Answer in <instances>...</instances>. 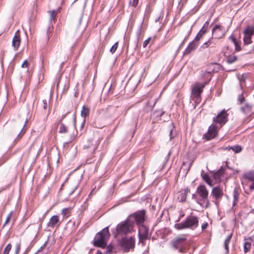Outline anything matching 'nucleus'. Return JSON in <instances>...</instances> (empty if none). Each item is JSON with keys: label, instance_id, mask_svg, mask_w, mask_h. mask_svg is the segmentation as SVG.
Here are the masks:
<instances>
[{"label": "nucleus", "instance_id": "f03ea898", "mask_svg": "<svg viewBox=\"0 0 254 254\" xmlns=\"http://www.w3.org/2000/svg\"><path fill=\"white\" fill-rule=\"evenodd\" d=\"M198 218L196 216L190 215L188 217L185 221L175 225V228L177 230L185 229H194L198 225Z\"/></svg>", "mask_w": 254, "mask_h": 254}, {"label": "nucleus", "instance_id": "8fccbe9b", "mask_svg": "<svg viewBox=\"0 0 254 254\" xmlns=\"http://www.w3.org/2000/svg\"><path fill=\"white\" fill-rule=\"evenodd\" d=\"M201 38V37H200V36L199 35L197 34L195 38V40L196 41H198Z\"/></svg>", "mask_w": 254, "mask_h": 254}, {"label": "nucleus", "instance_id": "6e6d98bb", "mask_svg": "<svg viewBox=\"0 0 254 254\" xmlns=\"http://www.w3.org/2000/svg\"><path fill=\"white\" fill-rule=\"evenodd\" d=\"M96 148H97L96 147H93V151H95V150L96 149Z\"/></svg>", "mask_w": 254, "mask_h": 254}, {"label": "nucleus", "instance_id": "f257e3e1", "mask_svg": "<svg viewBox=\"0 0 254 254\" xmlns=\"http://www.w3.org/2000/svg\"><path fill=\"white\" fill-rule=\"evenodd\" d=\"M110 236L109 227H106L96 235L93 241L94 245L99 247H105Z\"/></svg>", "mask_w": 254, "mask_h": 254}, {"label": "nucleus", "instance_id": "1a4fd4ad", "mask_svg": "<svg viewBox=\"0 0 254 254\" xmlns=\"http://www.w3.org/2000/svg\"><path fill=\"white\" fill-rule=\"evenodd\" d=\"M244 43L245 45H248L252 43V37L254 35V25H248L244 31Z\"/></svg>", "mask_w": 254, "mask_h": 254}, {"label": "nucleus", "instance_id": "a19ab883", "mask_svg": "<svg viewBox=\"0 0 254 254\" xmlns=\"http://www.w3.org/2000/svg\"><path fill=\"white\" fill-rule=\"evenodd\" d=\"M21 245L20 243H18L16 244L15 246V254H17L20 250Z\"/></svg>", "mask_w": 254, "mask_h": 254}, {"label": "nucleus", "instance_id": "3c124183", "mask_svg": "<svg viewBox=\"0 0 254 254\" xmlns=\"http://www.w3.org/2000/svg\"><path fill=\"white\" fill-rule=\"evenodd\" d=\"M50 26H49V27L47 30V34H49V33H50Z\"/></svg>", "mask_w": 254, "mask_h": 254}, {"label": "nucleus", "instance_id": "5701e85b", "mask_svg": "<svg viewBox=\"0 0 254 254\" xmlns=\"http://www.w3.org/2000/svg\"><path fill=\"white\" fill-rule=\"evenodd\" d=\"M58 10H53L48 11L50 15L49 21L51 23L53 22L55 23Z\"/></svg>", "mask_w": 254, "mask_h": 254}, {"label": "nucleus", "instance_id": "c756f323", "mask_svg": "<svg viewBox=\"0 0 254 254\" xmlns=\"http://www.w3.org/2000/svg\"><path fill=\"white\" fill-rule=\"evenodd\" d=\"M27 122V120H26L25 122V124L21 125V131H20V133L18 134L17 138L15 139V140H16V141L19 140L22 137V135L25 133V131L23 130V128H24Z\"/></svg>", "mask_w": 254, "mask_h": 254}, {"label": "nucleus", "instance_id": "603ef678", "mask_svg": "<svg viewBox=\"0 0 254 254\" xmlns=\"http://www.w3.org/2000/svg\"><path fill=\"white\" fill-rule=\"evenodd\" d=\"M65 116H66V114H65V115H63L62 116V119H61V121H62V120H63V119L65 117Z\"/></svg>", "mask_w": 254, "mask_h": 254}, {"label": "nucleus", "instance_id": "2f4dec72", "mask_svg": "<svg viewBox=\"0 0 254 254\" xmlns=\"http://www.w3.org/2000/svg\"><path fill=\"white\" fill-rule=\"evenodd\" d=\"M231 236V235L228 236L224 242V247L227 251H228V245L230 243Z\"/></svg>", "mask_w": 254, "mask_h": 254}, {"label": "nucleus", "instance_id": "ddd939ff", "mask_svg": "<svg viewBox=\"0 0 254 254\" xmlns=\"http://www.w3.org/2000/svg\"><path fill=\"white\" fill-rule=\"evenodd\" d=\"M211 194L214 198V202L218 205L219 201L223 195V189L219 186L213 188L211 190Z\"/></svg>", "mask_w": 254, "mask_h": 254}, {"label": "nucleus", "instance_id": "9d476101", "mask_svg": "<svg viewBox=\"0 0 254 254\" xmlns=\"http://www.w3.org/2000/svg\"><path fill=\"white\" fill-rule=\"evenodd\" d=\"M139 242L144 245V241L149 238V229L145 225L141 224L138 226Z\"/></svg>", "mask_w": 254, "mask_h": 254}, {"label": "nucleus", "instance_id": "bf43d9fd", "mask_svg": "<svg viewBox=\"0 0 254 254\" xmlns=\"http://www.w3.org/2000/svg\"><path fill=\"white\" fill-rule=\"evenodd\" d=\"M253 51H254V46H253Z\"/></svg>", "mask_w": 254, "mask_h": 254}, {"label": "nucleus", "instance_id": "a878e982", "mask_svg": "<svg viewBox=\"0 0 254 254\" xmlns=\"http://www.w3.org/2000/svg\"><path fill=\"white\" fill-rule=\"evenodd\" d=\"M202 179L205 181V182L210 186H212V181L211 180L209 176L206 174H201Z\"/></svg>", "mask_w": 254, "mask_h": 254}, {"label": "nucleus", "instance_id": "4c0bfd02", "mask_svg": "<svg viewBox=\"0 0 254 254\" xmlns=\"http://www.w3.org/2000/svg\"><path fill=\"white\" fill-rule=\"evenodd\" d=\"M11 249V245L10 244H8L4 248L2 254H8L9 251Z\"/></svg>", "mask_w": 254, "mask_h": 254}, {"label": "nucleus", "instance_id": "4468645a", "mask_svg": "<svg viewBox=\"0 0 254 254\" xmlns=\"http://www.w3.org/2000/svg\"><path fill=\"white\" fill-rule=\"evenodd\" d=\"M212 34L216 39H220L225 34V30L224 27L215 25L212 29Z\"/></svg>", "mask_w": 254, "mask_h": 254}, {"label": "nucleus", "instance_id": "052dcab7", "mask_svg": "<svg viewBox=\"0 0 254 254\" xmlns=\"http://www.w3.org/2000/svg\"><path fill=\"white\" fill-rule=\"evenodd\" d=\"M184 214H182V215H181V217L184 216Z\"/></svg>", "mask_w": 254, "mask_h": 254}, {"label": "nucleus", "instance_id": "aec40b11", "mask_svg": "<svg viewBox=\"0 0 254 254\" xmlns=\"http://www.w3.org/2000/svg\"><path fill=\"white\" fill-rule=\"evenodd\" d=\"M197 46V44L194 42H191L186 49L184 52V55H188L191 52V51L194 50Z\"/></svg>", "mask_w": 254, "mask_h": 254}, {"label": "nucleus", "instance_id": "72a5a7b5", "mask_svg": "<svg viewBox=\"0 0 254 254\" xmlns=\"http://www.w3.org/2000/svg\"><path fill=\"white\" fill-rule=\"evenodd\" d=\"M251 243L249 242H245L244 246L245 253H247L251 249Z\"/></svg>", "mask_w": 254, "mask_h": 254}, {"label": "nucleus", "instance_id": "7c9ffc66", "mask_svg": "<svg viewBox=\"0 0 254 254\" xmlns=\"http://www.w3.org/2000/svg\"><path fill=\"white\" fill-rule=\"evenodd\" d=\"M209 25V21H207L204 24L203 27L199 31V33L202 34L203 35L206 32Z\"/></svg>", "mask_w": 254, "mask_h": 254}, {"label": "nucleus", "instance_id": "58836bf2", "mask_svg": "<svg viewBox=\"0 0 254 254\" xmlns=\"http://www.w3.org/2000/svg\"><path fill=\"white\" fill-rule=\"evenodd\" d=\"M211 44V42L210 41V40H209L208 41H207V42H206L205 43H204L202 46V48H206L207 47H208Z\"/></svg>", "mask_w": 254, "mask_h": 254}, {"label": "nucleus", "instance_id": "5fc2aeb1", "mask_svg": "<svg viewBox=\"0 0 254 254\" xmlns=\"http://www.w3.org/2000/svg\"><path fill=\"white\" fill-rule=\"evenodd\" d=\"M197 34H198V35H199L200 36V37H202V36H203V35H202V34H200V33H199V32L197 33Z\"/></svg>", "mask_w": 254, "mask_h": 254}, {"label": "nucleus", "instance_id": "13d9d810", "mask_svg": "<svg viewBox=\"0 0 254 254\" xmlns=\"http://www.w3.org/2000/svg\"><path fill=\"white\" fill-rule=\"evenodd\" d=\"M252 212L254 213V208L253 209Z\"/></svg>", "mask_w": 254, "mask_h": 254}, {"label": "nucleus", "instance_id": "393cba45", "mask_svg": "<svg viewBox=\"0 0 254 254\" xmlns=\"http://www.w3.org/2000/svg\"><path fill=\"white\" fill-rule=\"evenodd\" d=\"M89 114V109L84 106L82 108V110L81 111V116L82 117L85 118L88 116Z\"/></svg>", "mask_w": 254, "mask_h": 254}, {"label": "nucleus", "instance_id": "f8f14e48", "mask_svg": "<svg viewBox=\"0 0 254 254\" xmlns=\"http://www.w3.org/2000/svg\"><path fill=\"white\" fill-rule=\"evenodd\" d=\"M227 116V111L223 110L215 118H213V122L219 124L222 127L227 123L228 120Z\"/></svg>", "mask_w": 254, "mask_h": 254}, {"label": "nucleus", "instance_id": "49530a36", "mask_svg": "<svg viewBox=\"0 0 254 254\" xmlns=\"http://www.w3.org/2000/svg\"><path fill=\"white\" fill-rule=\"evenodd\" d=\"M138 0H133L132 2L131 3V5L133 6H136V5L138 4Z\"/></svg>", "mask_w": 254, "mask_h": 254}, {"label": "nucleus", "instance_id": "680f3d73", "mask_svg": "<svg viewBox=\"0 0 254 254\" xmlns=\"http://www.w3.org/2000/svg\"><path fill=\"white\" fill-rule=\"evenodd\" d=\"M200 205H202V204L201 203L198 202Z\"/></svg>", "mask_w": 254, "mask_h": 254}, {"label": "nucleus", "instance_id": "a18cd8bd", "mask_svg": "<svg viewBox=\"0 0 254 254\" xmlns=\"http://www.w3.org/2000/svg\"><path fill=\"white\" fill-rule=\"evenodd\" d=\"M207 226H208L207 223H204L202 224V225H201L202 230H205V229L207 228Z\"/></svg>", "mask_w": 254, "mask_h": 254}, {"label": "nucleus", "instance_id": "c9c22d12", "mask_svg": "<svg viewBox=\"0 0 254 254\" xmlns=\"http://www.w3.org/2000/svg\"><path fill=\"white\" fill-rule=\"evenodd\" d=\"M67 131V128L63 124H61L59 132L60 133H66Z\"/></svg>", "mask_w": 254, "mask_h": 254}, {"label": "nucleus", "instance_id": "c03bdc74", "mask_svg": "<svg viewBox=\"0 0 254 254\" xmlns=\"http://www.w3.org/2000/svg\"><path fill=\"white\" fill-rule=\"evenodd\" d=\"M245 98L243 97V95L242 94L240 95L238 98V101L240 102L241 104L243 103L244 101Z\"/></svg>", "mask_w": 254, "mask_h": 254}, {"label": "nucleus", "instance_id": "7ed1b4c3", "mask_svg": "<svg viewBox=\"0 0 254 254\" xmlns=\"http://www.w3.org/2000/svg\"><path fill=\"white\" fill-rule=\"evenodd\" d=\"M133 220L127 218L120 223L116 227V231L119 235H127L133 230Z\"/></svg>", "mask_w": 254, "mask_h": 254}, {"label": "nucleus", "instance_id": "4be33fe9", "mask_svg": "<svg viewBox=\"0 0 254 254\" xmlns=\"http://www.w3.org/2000/svg\"><path fill=\"white\" fill-rule=\"evenodd\" d=\"M252 109V105L249 103H246L244 106L241 107V110L243 113L247 115L251 112Z\"/></svg>", "mask_w": 254, "mask_h": 254}, {"label": "nucleus", "instance_id": "cd10ccee", "mask_svg": "<svg viewBox=\"0 0 254 254\" xmlns=\"http://www.w3.org/2000/svg\"><path fill=\"white\" fill-rule=\"evenodd\" d=\"M70 208H64L62 210V214L64 218H67L70 215Z\"/></svg>", "mask_w": 254, "mask_h": 254}, {"label": "nucleus", "instance_id": "bb28decb", "mask_svg": "<svg viewBox=\"0 0 254 254\" xmlns=\"http://www.w3.org/2000/svg\"><path fill=\"white\" fill-rule=\"evenodd\" d=\"M39 107L40 109H43L44 111H46L48 107V100H43L42 101L39 103Z\"/></svg>", "mask_w": 254, "mask_h": 254}, {"label": "nucleus", "instance_id": "423d86ee", "mask_svg": "<svg viewBox=\"0 0 254 254\" xmlns=\"http://www.w3.org/2000/svg\"><path fill=\"white\" fill-rule=\"evenodd\" d=\"M221 69V66L219 64L211 63L208 64L206 70L202 71L201 76L204 78H208L209 82L211 79L212 74L218 72Z\"/></svg>", "mask_w": 254, "mask_h": 254}, {"label": "nucleus", "instance_id": "de8ad7c7", "mask_svg": "<svg viewBox=\"0 0 254 254\" xmlns=\"http://www.w3.org/2000/svg\"><path fill=\"white\" fill-rule=\"evenodd\" d=\"M173 129H171L170 130V139H172V138H173L174 137V135L173 134Z\"/></svg>", "mask_w": 254, "mask_h": 254}, {"label": "nucleus", "instance_id": "f3484780", "mask_svg": "<svg viewBox=\"0 0 254 254\" xmlns=\"http://www.w3.org/2000/svg\"><path fill=\"white\" fill-rule=\"evenodd\" d=\"M190 192V190L187 188L184 190H181L177 193V200L179 202H184L186 200L187 195Z\"/></svg>", "mask_w": 254, "mask_h": 254}, {"label": "nucleus", "instance_id": "9b49d317", "mask_svg": "<svg viewBox=\"0 0 254 254\" xmlns=\"http://www.w3.org/2000/svg\"><path fill=\"white\" fill-rule=\"evenodd\" d=\"M145 212L144 210L140 211L137 213H135L130 215L128 218L133 220V223H136L138 226L143 224L144 221Z\"/></svg>", "mask_w": 254, "mask_h": 254}, {"label": "nucleus", "instance_id": "864d4df0", "mask_svg": "<svg viewBox=\"0 0 254 254\" xmlns=\"http://www.w3.org/2000/svg\"><path fill=\"white\" fill-rule=\"evenodd\" d=\"M196 196V195L195 194H193L192 195V198H194Z\"/></svg>", "mask_w": 254, "mask_h": 254}, {"label": "nucleus", "instance_id": "20e7f679", "mask_svg": "<svg viewBox=\"0 0 254 254\" xmlns=\"http://www.w3.org/2000/svg\"><path fill=\"white\" fill-rule=\"evenodd\" d=\"M186 241L187 235H181L175 238L172 241L171 244L175 249L178 250L180 253H184L188 247V244Z\"/></svg>", "mask_w": 254, "mask_h": 254}, {"label": "nucleus", "instance_id": "a211bd4d", "mask_svg": "<svg viewBox=\"0 0 254 254\" xmlns=\"http://www.w3.org/2000/svg\"><path fill=\"white\" fill-rule=\"evenodd\" d=\"M59 217L56 215H54L50 219L49 221L47 223V226L52 228L56 227H59L60 225L59 224Z\"/></svg>", "mask_w": 254, "mask_h": 254}, {"label": "nucleus", "instance_id": "2eb2a0df", "mask_svg": "<svg viewBox=\"0 0 254 254\" xmlns=\"http://www.w3.org/2000/svg\"><path fill=\"white\" fill-rule=\"evenodd\" d=\"M218 128L213 124H212L208 128L207 133L204 135V137L207 140H210L214 138L217 134Z\"/></svg>", "mask_w": 254, "mask_h": 254}, {"label": "nucleus", "instance_id": "473e14b6", "mask_svg": "<svg viewBox=\"0 0 254 254\" xmlns=\"http://www.w3.org/2000/svg\"><path fill=\"white\" fill-rule=\"evenodd\" d=\"M234 152L235 153H239L242 151V147L240 145H235L230 147Z\"/></svg>", "mask_w": 254, "mask_h": 254}, {"label": "nucleus", "instance_id": "4d7b16f0", "mask_svg": "<svg viewBox=\"0 0 254 254\" xmlns=\"http://www.w3.org/2000/svg\"><path fill=\"white\" fill-rule=\"evenodd\" d=\"M170 127H173V124H171L170 125Z\"/></svg>", "mask_w": 254, "mask_h": 254}, {"label": "nucleus", "instance_id": "39448f33", "mask_svg": "<svg viewBox=\"0 0 254 254\" xmlns=\"http://www.w3.org/2000/svg\"><path fill=\"white\" fill-rule=\"evenodd\" d=\"M135 239L133 237L123 238L120 242V245L125 253L133 250L135 247Z\"/></svg>", "mask_w": 254, "mask_h": 254}, {"label": "nucleus", "instance_id": "0eeeda50", "mask_svg": "<svg viewBox=\"0 0 254 254\" xmlns=\"http://www.w3.org/2000/svg\"><path fill=\"white\" fill-rule=\"evenodd\" d=\"M196 193L200 197L201 201L205 203V207L207 208L210 205V201L208 199V191L204 185L199 186L196 189Z\"/></svg>", "mask_w": 254, "mask_h": 254}, {"label": "nucleus", "instance_id": "ea45409f", "mask_svg": "<svg viewBox=\"0 0 254 254\" xmlns=\"http://www.w3.org/2000/svg\"><path fill=\"white\" fill-rule=\"evenodd\" d=\"M29 66V62L28 60H25L21 65V67L26 68Z\"/></svg>", "mask_w": 254, "mask_h": 254}, {"label": "nucleus", "instance_id": "b1692460", "mask_svg": "<svg viewBox=\"0 0 254 254\" xmlns=\"http://www.w3.org/2000/svg\"><path fill=\"white\" fill-rule=\"evenodd\" d=\"M229 39L231 40L232 42L235 45V50L237 51H239L241 50V46L239 45V43L237 42L236 38H235L233 36H231L229 37Z\"/></svg>", "mask_w": 254, "mask_h": 254}, {"label": "nucleus", "instance_id": "09e8293b", "mask_svg": "<svg viewBox=\"0 0 254 254\" xmlns=\"http://www.w3.org/2000/svg\"><path fill=\"white\" fill-rule=\"evenodd\" d=\"M77 188V186H74L71 190V191L70 192L69 194H71L74 191V190L76 189Z\"/></svg>", "mask_w": 254, "mask_h": 254}, {"label": "nucleus", "instance_id": "e433bc0d", "mask_svg": "<svg viewBox=\"0 0 254 254\" xmlns=\"http://www.w3.org/2000/svg\"><path fill=\"white\" fill-rule=\"evenodd\" d=\"M118 47V42H117L110 48V52L112 54H114L117 50Z\"/></svg>", "mask_w": 254, "mask_h": 254}, {"label": "nucleus", "instance_id": "c85d7f7f", "mask_svg": "<svg viewBox=\"0 0 254 254\" xmlns=\"http://www.w3.org/2000/svg\"><path fill=\"white\" fill-rule=\"evenodd\" d=\"M237 60V57L236 56H230L226 58V62L231 64L235 62Z\"/></svg>", "mask_w": 254, "mask_h": 254}, {"label": "nucleus", "instance_id": "dca6fc26", "mask_svg": "<svg viewBox=\"0 0 254 254\" xmlns=\"http://www.w3.org/2000/svg\"><path fill=\"white\" fill-rule=\"evenodd\" d=\"M243 177L244 179L252 182L249 187L250 190L252 191L254 190V171L253 170L244 173Z\"/></svg>", "mask_w": 254, "mask_h": 254}, {"label": "nucleus", "instance_id": "37998d69", "mask_svg": "<svg viewBox=\"0 0 254 254\" xmlns=\"http://www.w3.org/2000/svg\"><path fill=\"white\" fill-rule=\"evenodd\" d=\"M151 40V38L149 37L147 39H146V40H145L144 42H143V48H145L146 47V46L148 45V44L149 43L150 41Z\"/></svg>", "mask_w": 254, "mask_h": 254}, {"label": "nucleus", "instance_id": "79ce46f5", "mask_svg": "<svg viewBox=\"0 0 254 254\" xmlns=\"http://www.w3.org/2000/svg\"><path fill=\"white\" fill-rule=\"evenodd\" d=\"M11 216H12V214H11V213H10L7 215V217H6V220H5V223H4V225H3V227H4V226L6 224H7V223L9 222V221H10V219H11Z\"/></svg>", "mask_w": 254, "mask_h": 254}, {"label": "nucleus", "instance_id": "e2e57ef3", "mask_svg": "<svg viewBox=\"0 0 254 254\" xmlns=\"http://www.w3.org/2000/svg\"><path fill=\"white\" fill-rule=\"evenodd\" d=\"M99 253H100L99 254H101V253L100 252Z\"/></svg>", "mask_w": 254, "mask_h": 254}, {"label": "nucleus", "instance_id": "6e6552de", "mask_svg": "<svg viewBox=\"0 0 254 254\" xmlns=\"http://www.w3.org/2000/svg\"><path fill=\"white\" fill-rule=\"evenodd\" d=\"M208 83L206 82L204 84L196 83L192 87L191 97L195 99V102H199L200 101L201 93L203 91V88Z\"/></svg>", "mask_w": 254, "mask_h": 254}, {"label": "nucleus", "instance_id": "6ab92c4d", "mask_svg": "<svg viewBox=\"0 0 254 254\" xmlns=\"http://www.w3.org/2000/svg\"><path fill=\"white\" fill-rule=\"evenodd\" d=\"M20 42L21 38L20 36L19 31L17 30L15 32V35L12 39V45L15 49H17L19 47Z\"/></svg>", "mask_w": 254, "mask_h": 254}, {"label": "nucleus", "instance_id": "f704fd0d", "mask_svg": "<svg viewBox=\"0 0 254 254\" xmlns=\"http://www.w3.org/2000/svg\"><path fill=\"white\" fill-rule=\"evenodd\" d=\"M233 196H234V202L233 205H235L238 201L239 199V194L236 190L234 191L233 192Z\"/></svg>", "mask_w": 254, "mask_h": 254}, {"label": "nucleus", "instance_id": "412c9836", "mask_svg": "<svg viewBox=\"0 0 254 254\" xmlns=\"http://www.w3.org/2000/svg\"><path fill=\"white\" fill-rule=\"evenodd\" d=\"M224 174V169L221 168L218 170L217 172L214 173L213 177L216 181H219L221 178L223 176Z\"/></svg>", "mask_w": 254, "mask_h": 254}]
</instances>
